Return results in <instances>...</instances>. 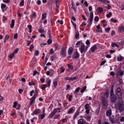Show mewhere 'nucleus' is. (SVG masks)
Instances as JSON below:
<instances>
[{"mask_svg":"<svg viewBox=\"0 0 124 124\" xmlns=\"http://www.w3.org/2000/svg\"><path fill=\"white\" fill-rule=\"evenodd\" d=\"M29 85L30 86H31L32 85H35V84L34 83L33 81L30 82H29Z\"/></svg>","mask_w":124,"mask_h":124,"instance_id":"nucleus-41","label":"nucleus"},{"mask_svg":"<svg viewBox=\"0 0 124 124\" xmlns=\"http://www.w3.org/2000/svg\"><path fill=\"white\" fill-rule=\"evenodd\" d=\"M85 48V46H84L83 45H82L81 46V48H80V52L81 53V54H82L83 52L84 51Z\"/></svg>","mask_w":124,"mask_h":124,"instance_id":"nucleus-24","label":"nucleus"},{"mask_svg":"<svg viewBox=\"0 0 124 124\" xmlns=\"http://www.w3.org/2000/svg\"><path fill=\"white\" fill-rule=\"evenodd\" d=\"M103 0V2H104L105 4L109 3L110 2V1H109L108 0Z\"/></svg>","mask_w":124,"mask_h":124,"instance_id":"nucleus-59","label":"nucleus"},{"mask_svg":"<svg viewBox=\"0 0 124 124\" xmlns=\"http://www.w3.org/2000/svg\"><path fill=\"white\" fill-rule=\"evenodd\" d=\"M80 88L79 87H78L77 89H76L75 91L74 92V93H78L79 91V90Z\"/></svg>","mask_w":124,"mask_h":124,"instance_id":"nucleus-32","label":"nucleus"},{"mask_svg":"<svg viewBox=\"0 0 124 124\" xmlns=\"http://www.w3.org/2000/svg\"><path fill=\"white\" fill-rule=\"evenodd\" d=\"M115 105L118 111L120 113H124V102L121 99Z\"/></svg>","mask_w":124,"mask_h":124,"instance_id":"nucleus-1","label":"nucleus"},{"mask_svg":"<svg viewBox=\"0 0 124 124\" xmlns=\"http://www.w3.org/2000/svg\"><path fill=\"white\" fill-rule=\"evenodd\" d=\"M45 117V115L44 114L40 115V118L41 119H43Z\"/></svg>","mask_w":124,"mask_h":124,"instance_id":"nucleus-50","label":"nucleus"},{"mask_svg":"<svg viewBox=\"0 0 124 124\" xmlns=\"http://www.w3.org/2000/svg\"><path fill=\"white\" fill-rule=\"evenodd\" d=\"M19 50V49L18 48H17L15 50V51L13 53L14 54H17Z\"/></svg>","mask_w":124,"mask_h":124,"instance_id":"nucleus-48","label":"nucleus"},{"mask_svg":"<svg viewBox=\"0 0 124 124\" xmlns=\"http://www.w3.org/2000/svg\"><path fill=\"white\" fill-rule=\"evenodd\" d=\"M86 88V86H85L84 87L83 89L80 91V92L82 93H83L84 91L85 90Z\"/></svg>","mask_w":124,"mask_h":124,"instance_id":"nucleus-42","label":"nucleus"},{"mask_svg":"<svg viewBox=\"0 0 124 124\" xmlns=\"http://www.w3.org/2000/svg\"><path fill=\"white\" fill-rule=\"evenodd\" d=\"M120 121L121 122H124V117H122L120 119Z\"/></svg>","mask_w":124,"mask_h":124,"instance_id":"nucleus-64","label":"nucleus"},{"mask_svg":"<svg viewBox=\"0 0 124 124\" xmlns=\"http://www.w3.org/2000/svg\"><path fill=\"white\" fill-rule=\"evenodd\" d=\"M59 1L60 0H55V2L57 7H58L59 6Z\"/></svg>","mask_w":124,"mask_h":124,"instance_id":"nucleus-30","label":"nucleus"},{"mask_svg":"<svg viewBox=\"0 0 124 124\" xmlns=\"http://www.w3.org/2000/svg\"><path fill=\"white\" fill-rule=\"evenodd\" d=\"M74 109L72 108H70L68 112V113H71L73 112Z\"/></svg>","mask_w":124,"mask_h":124,"instance_id":"nucleus-34","label":"nucleus"},{"mask_svg":"<svg viewBox=\"0 0 124 124\" xmlns=\"http://www.w3.org/2000/svg\"><path fill=\"white\" fill-rule=\"evenodd\" d=\"M78 124H85V122L83 119H80L78 120Z\"/></svg>","mask_w":124,"mask_h":124,"instance_id":"nucleus-12","label":"nucleus"},{"mask_svg":"<svg viewBox=\"0 0 124 124\" xmlns=\"http://www.w3.org/2000/svg\"><path fill=\"white\" fill-rule=\"evenodd\" d=\"M124 72L122 70H120V68L118 69L116 71V76L117 75L118 76L119 75L120 76H122L123 75Z\"/></svg>","mask_w":124,"mask_h":124,"instance_id":"nucleus-6","label":"nucleus"},{"mask_svg":"<svg viewBox=\"0 0 124 124\" xmlns=\"http://www.w3.org/2000/svg\"><path fill=\"white\" fill-rule=\"evenodd\" d=\"M101 101L102 105L104 108H106L108 104L107 101L104 97L101 96Z\"/></svg>","mask_w":124,"mask_h":124,"instance_id":"nucleus-2","label":"nucleus"},{"mask_svg":"<svg viewBox=\"0 0 124 124\" xmlns=\"http://www.w3.org/2000/svg\"><path fill=\"white\" fill-rule=\"evenodd\" d=\"M1 8L2 9V11L3 12L6 11L7 9L6 5L4 4H2L1 5Z\"/></svg>","mask_w":124,"mask_h":124,"instance_id":"nucleus-10","label":"nucleus"},{"mask_svg":"<svg viewBox=\"0 0 124 124\" xmlns=\"http://www.w3.org/2000/svg\"><path fill=\"white\" fill-rule=\"evenodd\" d=\"M111 45L113 47H114L115 46H116L117 47H119V46L117 44L114 42H112L111 43Z\"/></svg>","mask_w":124,"mask_h":124,"instance_id":"nucleus-26","label":"nucleus"},{"mask_svg":"<svg viewBox=\"0 0 124 124\" xmlns=\"http://www.w3.org/2000/svg\"><path fill=\"white\" fill-rule=\"evenodd\" d=\"M57 84L58 83L57 81H56L54 83V87L55 88H56V87L57 85Z\"/></svg>","mask_w":124,"mask_h":124,"instance_id":"nucleus-55","label":"nucleus"},{"mask_svg":"<svg viewBox=\"0 0 124 124\" xmlns=\"http://www.w3.org/2000/svg\"><path fill=\"white\" fill-rule=\"evenodd\" d=\"M81 43V41H78L77 42V43L76 44V45L77 46H75L76 47H79V46H78V45H79V44Z\"/></svg>","mask_w":124,"mask_h":124,"instance_id":"nucleus-49","label":"nucleus"},{"mask_svg":"<svg viewBox=\"0 0 124 124\" xmlns=\"http://www.w3.org/2000/svg\"><path fill=\"white\" fill-rule=\"evenodd\" d=\"M34 93V90H32L30 92V95L31 96L32 95V94Z\"/></svg>","mask_w":124,"mask_h":124,"instance_id":"nucleus-60","label":"nucleus"},{"mask_svg":"<svg viewBox=\"0 0 124 124\" xmlns=\"http://www.w3.org/2000/svg\"><path fill=\"white\" fill-rule=\"evenodd\" d=\"M67 66L68 68H69L70 70H72L73 69V67L72 66H71L70 64H68Z\"/></svg>","mask_w":124,"mask_h":124,"instance_id":"nucleus-44","label":"nucleus"},{"mask_svg":"<svg viewBox=\"0 0 124 124\" xmlns=\"http://www.w3.org/2000/svg\"><path fill=\"white\" fill-rule=\"evenodd\" d=\"M73 49L72 47H70L68 49V53L69 55H71L73 52Z\"/></svg>","mask_w":124,"mask_h":124,"instance_id":"nucleus-16","label":"nucleus"},{"mask_svg":"<svg viewBox=\"0 0 124 124\" xmlns=\"http://www.w3.org/2000/svg\"><path fill=\"white\" fill-rule=\"evenodd\" d=\"M111 21L112 22L116 23L117 22V20L116 19H114L113 18H112L111 19Z\"/></svg>","mask_w":124,"mask_h":124,"instance_id":"nucleus-53","label":"nucleus"},{"mask_svg":"<svg viewBox=\"0 0 124 124\" xmlns=\"http://www.w3.org/2000/svg\"><path fill=\"white\" fill-rule=\"evenodd\" d=\"M93 17V13L92 12H91L90 13V18L89 19V21L90 22H92Z\"/></svg>","mask_w":124,"mask_h":124,"instance_id":"nucleus-13","label":"nucleus"},{"mask_svg":"<svg viewBox=\"0 0 124 124\" xmlns=\"http://www.w3.org/2000/svg\"><path fill=\"white\" fill-rule=\"evenodd\" d=\"M39 53V52L38 50H36L35 51V55L36 56H38Z\"/></svg>","mask_w":124,"mask_h":124,"instance_id":"nucleus-56","label":"nucleus"},{"mask_svg":"<svg viewBox=\"0 0 124 124\" xmlns=\"http://www.w3.org/2000/svg\"><path fill=\"white\" fill-rule=\"evenodd\" d=\"M99 20V18L98 16H96L94 18V20L96 22H98Z\"/></svg>","mask_w":124,"mask_h":124,"instance_id":"nucleus-43","label":"nucleus"},{"mask_svg":"<svg viewBox=\"0 0 124 124\" xmlns=\"http://www.w3.org/2000/svg\"><path fill=\"white\" fill-rule=\"evenodd\" d=\"M14 54L13 53L12 54H11L8 55V57L11 59H12L13 57L14 56Z\"/></svg>","mask_w":124,"mask_h":124,"instance_id":"nucleus-35","label":"nucleus"},{"mask_svg":"<svg viewBox=\"0 0 124 124\" xmlns=\"http://www.w3.org/2000/svg\"><path fill=\"white\" fill-rule=\"evenodd\" d=\"M24 1L23 0H22L20 2L19 5L20 6H23L24 5Z\"/></svg>","mask_w":124,"mask_h":124,"instance_id":"nucleus-37","label":"nucleus"},{"mask_svg":"<svg viewBox=\"0 0 124 124\" xmlns=\"http://www.w3.org/2000/svg\"><path fill=\"white\" fill-rule=\"evenodd\" d=\"M117 59L118 61H120L123 60V57L120 55L117 57Z\"/></svg>","mask_w":124,"mask_h":124,"instance_id":"nucleus-19","label":"nucleus"},{"mask_svg":"<svg viewBox=\"0 0 124 124\" xmlns=\"http://www.w3.org/2000/svg\"><path fill=\"white\" fill-rule=\"evenodd\" d=\"M52 42V40L51 39H48L47 41V43L48 44L50 45L51 44Z\"/></svg>","mask_w":124,"mask_h":124,"instance_id":"nucleus-39","label":"nucleus"},{"mask_svg":"<svg viewBox=\"0 0 124 124\" xmlns=\"http://www.w3.org/2000/svg\"><path fill=\"white\" fill-rule=\"evenodd\" d=\"M109 119L111 123L113 124L116 123L117 121L114 120L113 118H111L110 117L109 118Z\"/></svg>","mask_w":124,"mask_h":124,"instance_id":"nucleus-22","label":"nucleus"},{"mask_svg":"<svg viewBox=\"0 0 124 124\" xmlns=\"http://www.w3.org/2000/svg\"><path fill=\"white\" fill-rule=\"evenodd\" d=\"M106 114L107 116H109L112 115V111L111 109L108 110L106 112Z\"/></svg>","mask_w":124,"mask_h":124,"instance_id":"nucleus-14","label":"nucleus"},{"mask_svg":"<svg viewBox=\"0 0 124 124\" xmlns=\"http://www.w3.org/2000/svg\"><path fill=\"white\" fill-rule=\"evenodd\" d=\"M109 93L107 91L104 93V96H105L106 98H107L108 97Z\"/></svg>","mask_w":124,"mask_h":124,"instance_id":"nucleus-38","label":"nucleus"},{"mask_svg":"<svg viewBox=\"0 0 124 124\" xmlns=\"http://www.w3.org/2000/svg\"><path fill=\"white\" fill-rule=\"evenodd\" d=\"M57 22L60 23L61 24H62L63 23V21L62 20H61L60 21L59 20H57Z\"/></svg>","mask_w":124,"mask_h":124,"instance_id":"nucleus-61","label":"nucleus"},{"mask_svg":"<svg viewBox=\"0 0 124 124\" xmlns=\"http://www.w3.org/2000/svg\"><path fill=\"white\" fill-rule=\"evenodd\" d=\"M79 55L77 52H75L73 56L74 58H77L79 57Z\"/></svg>","mask_w":124,"mask_h":124,"instance_id":"nucleus-15","label":"nucleus"},{"mask_svg":"<svg viewBox=\"0 0 124 124\" xmlns=\"http://www.w3.org/2000/svg\"><path fill=\"white\" fill-rule=\"evenodd\" d=\"M111 100V102L113 103H115L117 100V98L115 95L110 96Z\"/></svg>","mask_w":124,"mask_h":124,"instance_id":"nucleus-7","label":"nucleus"},{"mask_svg":"<svg viewBox=\"0 0 124 124\" xmlns=\"http://www.w3.org/2000/svg\"><path fill=\"white\" fill-rule=\"evenodd\" d=\"M119 31L122 32H123L124 31V27L122 26L120 27L118 29Z\"/></svg>","mask_w":124,"mask_h":124,"instance_id":"nucleus-23","label":"nucleus"},{"mask_svg":"<svg viewBox=\"0 0 124 124\" xmlns=\"http://www.w3.org/2000/svg\"><path fill=\"white\" fill-rule=\"evenodd\" d=\"M49 71L50 72V73H51L52 75L54 74V70H53L52 69H50V70Z\"/></svg>","mask_w":124,"mask_h":124,"instance_id":"nucleus-63","label":"nucleus"},{"mask_svg":"<svg viewBox=\"0 0 124 124\" xmlns=\"http://www.w3.org/2000/svg\"><path fill=\"white\" fill-rule=\"evenodd\" d=\"M39 32L40 33H43L44 32V29L42 30L41 28L39 29Z\"/></svg>","mask_w":124,"mask_h":124,"instance_id":"nucleus-52","label":"nucleus"},{"mask_svg":"<svg viewBox=\"0 0 124 124\" xmlns=\"http://www.w3.org/2000/svg\"><path fill=\"white\" fill-rule=\"evenodd\" d=\"M61 54L63 57H65L66 56V49L64 47H63L61 49Z\"/></svg>","mask_w":124,"mask_h":124,"instance_id":"nucleus-8","label":"nucleus"},{"mask_svg":"<svg viewBox=\"0 0 124 124\" xmlns=\"http://www.w3.org/2000/svg\"><path fill=\"white\" fill-rule=\"evenodd\" d=\"M47 14L46 13H45L42 14V20H44L46 17Z\"/></svg>","mask_w":124,"mask_h":124,"instance_id":"nucleus-27","label":"nucleus"},{"mask_svg":"<svg viewBox=\"0 0 124 124\" xmlns=\"http://www.w3.org/2000/svg\"><path fill=\"white\" fill-rule=\"evenodd\" d=\"M78 78V77L77 76H75L73 77H70V81L73 80L75 79H76Z\"/></svg>","mask_w":124,"mask_h":124,"instance_id":"nucleus-31","label":"nucleus"},{"mask_svg":"<svg viewBox=\"0 0 124 124\" xmlns=\"http://www.w3.org/2000/svg\"><path fill=\"white\" fill-rule=\"evenodd\" d=\"M36 74H37L39 75L40 74V73L39 72H38L36 70L35 71L33 72V76H35Z\"/></svg>","mask_w":124,"mask_h":124,"instance_id":"nucleus-33","label":"nucleus"},{"mask_svg":"<svg viewBox=\"0 0 124 124\" xmlns=\"http://www.w3.org/2000/svg\"><path fill=\"white\" fill-rule=\"evenodd\" d=\"M41 112L40 110L39 109H35L34 111L31 114L32 115H38Z\"/></svg>","mask_w":124,"mask_h":124,"instance_id":"nucleus-9","label":"nucleus"},{"mask_svg":"<svg viewBox=\"0 0 124 124\" xmlns=\"http://www.w3.org/2000/svg\"><path fill=\"white\" fill-rule=\"evenodd\" d=\"M54 46L55 47V48L56 50H58L59 49V47H58V44H55L54 45Z\"/></svg>","mask_w":124,"mask_h":124,"instance_id":"nucleus-40","label":"nucleus"},{"mask_svg":"<svg viewBox=\"0 0 124 124\" xmlns=\"http://www.w3.org/2000/svg\"><path fill=\"white\" fill-rule=\"evenodd\" d=\"M119 81L120 82V84L121 85H123V83L122 80V79H121L119 78Z\"/></svg>","mask_w":124,"mask_h":124,"instance_id":"nucleus-57","label":"nucleus"},{"mask_svg":"<svg viewBox=\"0 0 124 124\" xmlns=\"http://www.w3.org/2000/svg\"><path fill=\"white\" fill-rule=\"evenodd\" d=\"M114 87V86L112 85L111 88V90L110 92V96L114 95V90L113 87Z\"/></svg>","mask_w":124,"mask_h":124,"instance_id":"nucleus-17","label":"nucleus"},{"mask_svg":"<svg viewBox=\"0 0 124 124\" xmlns=\"http://www.w3.org/2000/svg\"><path fill=\"white\" fill-rule=\"evenodd\" d=\"M60 109L59 108H55L54 109L53 112H52L49 115L48 117L49 118H52L53 116L57 112V110H60Z\"/></svg>","mask_w":124,"mask_h":124,"instance_id":"nucleus-5","label":"nucleus"},{"mask_svg":"<svg viewBox=\"0 0 124 124\" xmlns=\"http://www.w3.org/2000/svg\"><path fill=\"white\" fill-rule=\"evenodd\" d=\"M110 29V27H108L107 28L105 29V30L106 32L108 33L109 32Z\"/></svg>","mask_w":124,"mask_h":124,"instance_id":"nucleus-46","label":"nucleus"},{"mask_svg":"<svg viewBox=\"0 0 124 124\" xmlns=\"http://www.w3.org/2000/svg\"><path fill=\"white\" fill-rule=\"evenodd\" d=\"M89 104H87L85 106V108L86 110L88 109L89 107Z\"/></svg>","mask_w":124,"mask_h":124,"instance_id":"nucleus-36","label":"nucleus"},{"mask_svg":"<svg viewBox=\"0 0 124 124\" xmlns=\"http://www.w3.org/2000/svg\"><path fill=\"white\" fill-rule=\"evenodd\" d=\"M100 106L96 110V113L98 114L99 113V111L100 110Z\"/></svg>","mask_w":124,"mask_h":124,"instance_id":"nucleus-51","label":"nucleus"},{"mask_svg":"<svg viewBox=\"0 0 124 124\" xmlns=\"http://www.w3.org/2000/svg\"><path fill=\"white\" fill-rule=\"evenodd\" d=\"M15 21L14 20L12 19L11 21V24L10 25V27L11 28L13 27L14 25Z\"/></svg>","mask_w":124,"mask_h":124,"instance_id":"nucleus-25","label":"nucleus"},{"mask_svg":"<svg viewBox=\"0 0 124 124\" xmlns=\"http://www.w3.org/2000/svg\"><path fill=\"white\" fill-rule=\"evenodd\" d=\"M34 48V46L33 44L31 45L30 46V51L32 52Z\"/></svg>","mask_w":124,"mask_h":124,"instance_id":"nucleus-29","label":"nucleus"},{"mask_svg":"<svg viewBox=\"0 0 124 124\" xmlns=\"http://www.w3.org/2000/svg\"><path fill=\"white\" fill-rule=\"evenodd\" d=\"M51 81V80L50 79H49L47 83V86L49 87H50Z\"/></svg>","mask_w":124,"mask_h":124,"instance_id":"nucleus-47","label":"nucleus"},{"mask_svg":"<svg viewBox=\"0 0 124 124\" xmlns=\"http://www.w3.org/2000/svg\"><path fill=\"white\" fill-rule=\"evenodd\" d=\"M122 91L119 87L117 88L116 92V94L119 98H121L122 96Z\"/></svg>","mask_w":124,"mask_h":124,"instance_id":"nucleus-4","label":"nucleus"},{"mask_svg":"<svg viewBox=\"0 0 124 124\" xmlns=\"http://www.w3.org/2000/svg\"><path fill=\"white\" fill-rule=\"evenodd\" d=\"M81 106H80L78 108L77 111H76V113H75L74 116V119H75L77 116L78 115L79 113V111L80 110V108L81 107Z\"/></svg>","mask_w":124,"mask_h":124,"instance_id":"nucleus-11","label":"nucleus"},{"mask_svg":"<svg viewBox=\"0 0 124 124\" xmlns=\"http://www.w3.org/2000/svg\"><path fill=\"white\" fill-rule=\"evenodd\" d=\"M112 15V13L110 12L106 16L107 18H109Z\"/></svg>","mask_w":124,"mask_h":124,"instance_id":"nucleus-54","label":"nucleus"},{"mask_svg":"<svg viewBox=\"0 0 124 124\" xmlns=\"http://www.w3.org/2000/svg\"><path fill=\"white\" fill-rule=\"evenodd\" d=\"M38 94V92H36L33 96L31 98L30 100V105L29 107L32 105L33 103L35 102V99L36 98V96Z\"/></svg>","mask_w":124,"mask_h":124,"instance_id":"nucleus-3","label":"nucleus"},{"mask_svg":"<svg viewBox=\"0 0 124 124\" xmlns=\"http://www.w3.org/2000/svg\"><path fill=\"white\" fill-rule=\"evenodd\" d=\"M97 49V47L96 45H94L91 48V50L92 52H93Z\"/></svg>","mask_w":124,"mask_h":124,"instance_id":"nucleus-18","label":"nucleus"},{"mask_svg":"<svg viewBox=\"0 0 124 124\" xmlns=\"http://www.w3.org/2000/svg\"><path fill=\"white\" fill-rule=\"evenodd\" d=\"M96 11H98V12L99 13H101L102 11H103V9L102 8L99 7L97 8Z\"/></svg>","mask_w":124,"mask_h":124,"instance_id":"nucleus-20","label":"nucleus"},{"mask_svg":"<svg viewBox=\"0 0 124 124\" xmlns=\"http://www.w3.org/2000/svg\"><path fill=\"white\" fill-rule=\"evenodd\" d=\"M61 69V72H63L64 71L65 69H64L63 67L61 66L60 68Z\"/></svg>","mask_w":124,"mask_h":124,"instance_id":"nucleus-62","label":"nucleus"},{"mask_svg":"<svg viewBox=\"0 0 124 124\" xmlns=\"http://www.w3.org/2000/svg\"><path fill=\"white\" fill-rule=\"evenodd\" d=\"M46 85L44 84L43 85V86L42 87L41 89L43 90L45 89V88L46 87Z\"/></svg>","mask_w":124,"mask_h":124,"instance_id":"nucleus-58","label":"nucleus"},{"mask_svg":"<svg viewBox=\"0 0 124 124\" xmlns=\"http://www.w3.org/2000/svg\"><path fill=\"white\" fill-rule=\"evenodd\" d=\"M17 101H16L14 103V105H13V107L14 108H16V107L17 105Z\"/></svg>","mask_w":124,"mask_h":124,"instance_id":"nucleus-45","label":"nucleus"},{"mask_svg":"<svg viewBox=\"0 0 124 124\" xmlns=\"http://www.w3.org/2000/svg\"><path fill=\"white\" fill-rule=\"evenodd\" d=\"M79 33L78 31H77L75 33V38L77 39H79Z\"/></svg>","mask_w":124,"mask_h":124,"instance_id":"nucleus-21","label":"nucleus"},{"mask_svg":"<svg viewBox=\"0 0 124 124\" xmlns=\"http://www.w3.org/2000/svg\"><path fill=\"white\" fill-rule=\"evenodd\" d=\"M56 56L55 54H54L53 56H51V59L52 61H54V59H55Z\"/></svg>","mask_w":124,"mask_h":124,"instance_id":"nucleus-28","label":"nucleus"}]
</instances>
